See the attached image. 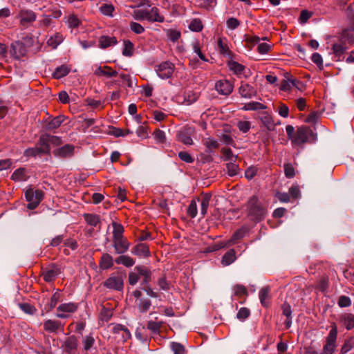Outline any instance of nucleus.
Masks as SVG:
<instances>
[{
	"mask_svg": "<svg viewBox=\"0 0 354 354\" xmlns=\"http://www.w3.org/2000/svg\"><path fill=\"white\" fill-rule=\"evenodd\" d=\"M113 231V239H122L124 238L123 236L124 227L123 226L116 222L112 223Z\"/></svg>",
	"mask_w": 354,
	"mask_h": 354,
	"instance_id": "35",
	"label": "nucleus"
},
{
	"mask_svg": "<svg viewBox=\"0 0 354 354\" xmlns=\"http://www.w3.org/2000/svg\"><path fill=\"white\" fill-rule=\"evenodd\" d=\"M354 347V339H351L346 341L341 348V354H346L351 348Z\"/></svg>",
	"mask_w": 354,
	"mask_h": 354,
	"instance_id": "61",
	"label": "nucleus"
},
{
	"mask_svg": "<svg viewBox=\"0 0 354 354\" xmlns=\"http://www.w3.org/2000/svg\"><path fill=\"white\" fill-rule=\"evenodd\" d=\"M131 252L139 257H147L149 256V248L145 243H139L132 249Z\"/></svg>",
	"mask_w": 354,
	"mask_h": 354,
	"instance_id": "19",
	"label": "nucleus"
},
{
	"mask_svg": "<svg viewBox=\"0 0 354 354\" xmlns=\"http://www.w3.org/2000/svg\"><path fill=\"white\" fill-rule=\"evenodd\" d=\"M95 343V339L91 335L85 336L82 339L84 350L88 351L90 350Z\"/></svg>",
	"mask_w": 354,
	"mask_h": 354,
	"instance_id": "44",
	"label": "nucleus"
},
{
	"mask_svg": "<svg viewBox=\"0 0 354 354\" xmlns=\"http://www.w3.org/2000/svg\"><path fill=\"white\" fill-rule=\"evenodd\" d=\"M167 38L173 41L176 42L180 37V32L176 30L169 29L167 30Z\"/></svg>",
	"mask_w": 354,
	"mask_h": 354,
	"instance_id": "53",
	"label": "nucleus"
},
{
	"mask_svg": "<svg viewBox=\"0 0 354 354\" xmlns=\"http://www.w3.org/2000/svg\"><path fill=\"white\" fill-rule=\"evenodd\" d=\"M189 28L192 31H201L203 29L202 22L198 19H194L191 21Z\"/></svg>",
	"mask_w": 354,
	"mask_h": 354,
	"instance_id": "52",
	"label": "nucleus"
},
{
	"mask_svg": "<svg viewBox=\"0 0 354 354\" xmlns=\"http://www.w3.org/2000/svg\"><path fill=\"white\" fill-rule=\"evenodd\" d=\"M211 194H205L203 195L202 198L200 199L199 198H197V201L201 202V214L203 217L207 212V208L209 205V201L211 199Z\"/></svg>",
	"mask_w": 354,
	"mask_h": 354,
	"instance_id": "21",
	"label": "nucleus"
},
{
	"mask_svg": "<svg viewBox=\"0 0 354 354\" xmlns=\"http://www.w3.org/2000/svg\"><path fill=\"white\" fill-rule=\"evenodd\" d=\"M94 74L97 76L104 75L107 77H116L118 72L113 70L110 66H104L103 67L99 66L96 68Z\"/></svg>",
	"mask_w": 354,
	"mask_h": 354,
	"instance_id": "18",
	"label": "nucleus"
},
{
	"mask_svg": "<svg viewBox=\"0 0 354 354\" xmlns=\"http://www.w3.org/2000/svg\"><path fill=\"white\" fill-rule=\"evenodd\" d=\"M216 90L222 95H228L233 91V86L227 80H219L216 83Z\"/></svg>",
	"mask_w": 354,
	"mask_h": 354,
	"instance_id": "12",
	"label": "nucleus"
},
{
	"mask_svg": "<svg viewBox=\"0 0 354 354\" xmlns=\"http://www.w3.org/2000/svg\"><path fill=\"white\" fill-rule=\"evenodd\" d=\"M62 144V139L58 136L43 134L39 137L38 145L46 147L50 153V145L59 146Z\"/></svg>",
	"mask_w": 354,
	"mask_h": 354,
	"instance_id": "6",
	"label": "nucleus"
},
{
	"mask_svg": "<svg viewBox=\"0 0 354 354\" xmlns=\"http://www.w3.org/2000/svg\"><path fill=\"white\" fill-rule=\"evenodd\" d=\"M236 252L234 249H230L223 257L221 263L223 266H229L236 260Z\"/></svg>",
	"mask_w": 354,
	"mask_h": 354,
	"instance_id": "26",
	"label": "nucleus"
},
{
	"mask_svg": "<svg viewBox=\"0 0 354 354\" xmlns=\"http://www.w3.org/2000/svg\"><path fill=\"white\" fill-rule=\"evenodd\" d=\"M121 331L127 332V336L124 337V341H127V339H131V335L130 331L128 330L127 328L125 326L121 325V324H117L115 325L113 328V332L115 334H119Z\"/></svg>",
	"mask_w": 354,
	"mask_h": 354,
	"instance_id": "43",
	"label": "nucleus"
},
{
	"mask_svg": "<svg viewBox=\"0 0 354 354\" xmlns=\"http://www.w3.org/2000/svg\"><path fill=\"white\" fill-rule=\"evenodd\" d=\"M77 310V306L73 303L62 304L57 308V311L62 313H73Z\"/></svg>",
	"mask_w": 354,
	"mask_h": 354,
	"instance_id": "41",
	"label": "nucleus"
},
{
	"mask_svg": "<svg viewBox=\"0 0 354 354\" xmlns=\"http://www.w3.org/2000/svg\"><path fill=\"white\" fill-rule=\"evenodd\" d=\"M25 198L29 203L27 208L29 209H35L44 198V192L41 190L37 189L34 191L32 188L28 189L25 192Z\"/></svg>",
	"mask_w": 354,
	"mask_h": 354,
	"instance_id": "2",
	"label": "nucleus"
},
{
	"mask_svg": "<svg viewBox=\"0 0 354 354\" xmlns=\"http://www.w3.org/2000/svg\"><path fill=\"white\" fill-rule=\"evenodd\" d=\"M171 348L174 354H184L185 351V347L178 342H172L171 344Z\"/></svg>",
	"mask_w": 354,
	"mask_h": 354,
	"instance_id": "56",
	"label": "nucleus"
},
{
	"mask_svg": "<svg viewBox=\"0 0 354 354\" xmlns=\"http://www.w3.org/2000/svg\"><path fill=\"white\" fill-rule=\"evenodd\" d=\"M341 319L346 329L351 330L354 328V315L351 313L344 314L342 316Z\"/></svg>",
	"mask_w": 354,
	"mask_h": 354,
	"instance_id": "34",
	"label": "nucleus"
},
{
	"mask_svg": "<svg viewBox=\"0 0 354 354\" xmlns=\"http://www.w3.org/2000/svg\"><path fill=\"white\" fill-rule=\"evenodd\" d=\"M63 41V37L62 35L57 33L54 36L50 37L47 41L48 46L53 48H56L57 46L62 43Z\"/></svg>",
	"mask_w": 354,
	"mask_h": 354,
	"instance_id": "39",
	"label": "nucleus"
},
{
	"mask_svg": "<svg viewBox=\"0 0 354 354\" xmlns=\"http://www.w3.org/2000/svg\"><path fill=\"white\" fill-rule=\"evenodd\" d=\"M133 17L136 20L141 21L147 19L148 11L144 10H136L133 13Z\"/></svg>",
	"mask_w": 354,
	"mask_h": 354,
	"instance_id": "50",
	"label": "nucleus"
},
{
	"mask_svg": "<svg viewBox=\"0 0 354 354\" xmlns=\"http://www.w3.org/2000/svg\"><path fill=\"white\" fill-rule=\"evenodd\" d=\"M203 143L206 147V152L209 153H212L214 149H216L219 147L217 140L212 138H207L203 140Z\"/></svg>",
	"mask_w": 354,
	"mask_h": 354,
	"instance_id": "29",
	"label": "nucleus"
},
{
	"mask_svg": "<svg viewBox=\"0 0 354 354\" xmlns=\"http://www.w3.org/2000/svg\"><path fill=\"white\" fill-rule=\"evenodd\" d=\"M286 177L292 178L295 176V168L291 163H286L283 166Z\"/></svg>",
	"mask_w": 354,
	"mask_h": 354,
	"instance_id": "51",
	"label": "nucleus"
},
{
	"mask_svg": "<svg viewBox=\"0 0 354 354\" xmlns=\"http://www.w3.org/2000/svg\"><path fill=\"white\" fill-rule=\"evenodd\" d=\"M162 322H156L153 321H149L147 322V329L151 330L154 334H158L160 333V328L162 327Z\"/></svg>",
	"mask_w": 354,
	"mask_h": 354,
	"instance_id": "42",
	"label": "nucleus"
},
{
	"mask_svg": "<svg viewBox=\"0 0 354 354\" xmlns=\"http://www.w3.org/2000/svg\"><path fill=\"white\" fill-rule=\"evenodd\" d=\"M270 292V288L269 286H266L262 288L259 292V299L261 304L263 306H267L268 304L266 302V299L269 298V293Z\"/></svg>",
	"mask_w": 354,
	"mask_h": 354,
	"instance_id": "38",
	"label": "nucleus"
},
{
	"mask_svg": "<svg viewBox=\"0 0 354 354\" xmlns=\"http://www.w3.org/2000/svg\"><path fill=\"white\" fill-rule=\"evenodd\" d=\"M113 266V257L107 254H104L102 257L100 262V268L103 270H107L110 268H111Z\"/></svg>",
	"mask_w": 354,
	"mask_h": 354,
	"instance_id": "24",
	"label": "nucleus"
},
{
	"mask_svg": "<svg viewBox=\"0 0 354 354\" xmlns=\"http://www.w3.org/2000/svg\"><path fill=\"white\" fill-rule=\"evenodd\" d=\"M59 299H60V293L58 291H57L52 295L50 302L49 304V308L47 310L50 311L52 309H53L55 307V306L57 305Z\"/></svg>",
	"mask_w": 354,
	"mask_h": 354,
	"instance_id": "58",
	"label": "nucleus"
},
{
	"mask_svg": "<svg viewBox=\"0 0 354 354\" xmlns=\"http://www.w3.org/2000/svg\"><path fill=\"white\" fill-rule=\"evenodd\" d=\"M77 347V339L74 336L68 337L64 342L65 351L68 354H74Z\"/></svg>",
	"mask_w": 354,
	"mask_h": 354,
	"instance_id": "17",
	"label": "nucleus"
},
{
	"mask_svg": "<svg viewBox=\"0 0 354 354\" xmlns=\"http://www.w3.org/2000/svg\"><path fill=\"white\" fill-rule=\"evenodd\" d=\"M26 52V48L22 42L17 41L11 44L10 53L15 59H19L25 56Z\"/></svg>",
	"mask_w": 354,
	"mask_h": 354,
	"instance_id": "8",
	"label": "nucleus"
},
{
	"mask_svg": "<svg viewBox=\"0 0 354 354\" xmlns=\"http://www.w3.org/2000/svg\"><path fill=\"white\" fill-rule=\"evenodd\" d=\"M115 252L118 254L125 253L129 248L130 243L126 238L113 239Z\"/></svg>",
	"mask_w": 354,
	"mask_h": 354,
	"instance_id": "11",
	"label": "nucleus"
},
{
	"mask_svg": "<svg viewBox=\"0 0 354 354\" xmlns=\"http://www.w3.org/2000/svg\"><path fill=\"white\" fill-rule=\"evenodd\" d=\"M60 273V269L56 266H52L42 272L44 279L46 282H50L53 281L55 277Z\"/></svg>",
	"mask_w": 354,
	"mask_h": 354,
	"instance_id": "14",
	"label": "nucleus"
},
{
	"mask_svg": "<svg viewBox=\"0 0 354 354\" xmlns=\"http://www.w3.org/2000/svg\"><path fill=\"white\" fill-rule=\"evenodd\" d=\"M69 72L70 68L66 65H62L55 70L53 73V76L55 79H60L68 75Z\"/></svg>",
	"mask_w": 354,
	"mask_h": 354,
	"instance_id": "33",
	"label": "nucleus"
},
{
	"mask_svg": "<svg viewBox=\"0 0 354 354\" xmlns=\"http://www.w3.org/2000/svg\"><path fill=\"white\" fill-rule=\"evenodd\" d=\"M151 306V302L149 299H141L139 301L138 307L140 313H145L149 310Z\"/></svg>",
	"mask_w": 354,
	"mask_h": 354,
	"instance_id": "40",
	"label": "nucleus"
},
{
	"mask_svg": "<svg viewBox=\"0 0 354 354\" xmlns=\"http://www.w3.org/2000/svg\"><path fill=\"white\" fill-rule=\"evenodd\" d=\"M196 199H193L189 205L187 212L191 218H195L197 215V203Z\"/></svg>",
	"mask_w": 354,
	"mask_h": 354,
	"instance_id": "46",
	"label": "nucleus"
},
{
	"mask_svg": "<svg viewBox=\"0 0 354 354\" xmlns=\"http://www.w3.org/2000/svg\"><path fill=\"white\" fill-rule=\"evenodd\" d=\"M19 308L26 313L32 315L35 312V308L28 303L19 304Z\"/></svg>",
	"mask_w": 354,
	"mask_h": 354,
	"instance_id": "60",
	"label": "nucleus"
},
{
	"mask_svg": "<svg viewBox=\"0 0 354 354\" xmlns=\"http://www.w3.org/2000/svg\"><path fill=\"white\" fill-rule=\"evenodd\" d=\"M68 26L71 28H77L80 24V21L75 15H71L67 20Z\"/></svg>",
	"mask_w": 354,
	"mask_h": 354,
	"instance_id": "55",
	"label": "nucleus"
},
{
	"mask_svg": "<svg viewBox=\"0 0 354 354\" xmlns=\"http://www.w3.org/2000/svg\"><path fill=\"white\" fill-rule=\"evenodd\" d=\"M230 246H231V245L230 244H228V241H222V242H219L217 243H214V245L209 246L208 248V251H209V252L217 251L221 248H228Z\"/></svg>",
	"mask_w": 354,
	"mask_h": 354,
	"instance_id": "54",
	"label": "nucleus"
},
{
	"mask_svg": "<svg viewBox=\"0 0 354 354\" xmlns=\"http://www.w3.org/2000/svg\"><path fill=\"white\" fill-rule=\"evenodd\" d=\"M130 28L136 34H141L145 31L144 28L140 24L133 21L130 23Z\"/></svg>",
	"mask_w": 354,
	"mask_h": 354,
	"instance_id": "64",
	"label": "nucleus"
},
{
	"mask_svg": "<svg viewBox=\"0 0 354 354\" xmlns=\"http://www.w3.org/2000/svg\"><path fill=\"white\" fill-rule=\"evenodd\" d=\"M227 66L236 75L241 74L245 68L244 66L233 60L229 61Z\"/></svg>",
	"mask_w": 354,
	"mask_h": 354,
	"instance_id": "37",
	"label": "nucleus"
},
{
	"mask_svg": "<svg viewBox=\"0 0 354 354\" xmlns=\"http://www.w3.org/2000/svg\"><path fill=\"white\" fill-rule=\"evenodd\" d=\"M250 312L247 308H241L237 313L236 317L240 320H244L249 317Z\"/></svg>",
	"mask_w": 354,
	"mask_h": 354,
	"instance_id": "63",
	"label": "nucleus"
},
{
	"mask_svg": "<svg viewBox=\"0 0 354 354\" xmlns=\"http://www.w3.org/2000/svg\"><path fill=\"white\" fill-rule=\"evenodd\" d=\"M117 264H121L126 267H131L135 264V261L129 256L120 255L115 260Z\"/></svg>",
	"mask_w": 354,
	"mask_h": 354,
	"instance_id": "30",
	"label": "nucleus"
},
{
	"mask_svg": "<svg viewBox=\"0 0 354 354\" xmlns=\"http://www.w3.org/2000/svg\"><path fill=\"white\" fill-rule=\"evenodd\" d=\"M263 125L269 131H273L275 128V124L269 114L263 113L260 117Z\"/></svg>",
	"mask_w": 354,
	"mask_h": 354,
	"instance_id": "22",
	"label": "nucleus"
},
{
	"mask_svg": "<svg viewBox=\"0 0 354 354\" xmlns=\"http://www.w3.org/2000/svg\"><path fill=\"white\" fill-rule=\"evenodd\" d=\"M351 304V299L344 295H342L338 299V305L341 308L350 306Z\"/></svg>",
	"mask_w": 354,
	"mask_h": 354,
	"instance_id": "59",
	"label": "nucleus"
},
{
	"mask_svg": "<svg viewBox=\"0 0 354 354\" xmlns=\"http://www.w3.org/2000/svg\"><path fill=\"white\" fill-rule=\"evenodd\" d=\"M117 44L115 37L102 36L99 39V46L101 48H106Z\"/></svg>",
	"mask_w": 354,
	"mask_h": 354,
	"instance_id": "25",
	"label": "nucleus"
},
{
	"mask_svg": "<svg viewBox=\"0 0 354 354\" xmlns=\"http://www.w3.org/2000/svg\"><path fill=\"white\" fill-rule=\"evenodd\" d=\"M21 24L25 25L27 23L32 22L36 19V15L31 10H22L19 13Z\"/></svg>",
	"mask_w": 354,
	"mask_h": 354,
	"instance_id": "20",
	"label": "nucleus"
},
{
	"mask_svg": "<svg viewBox=\"0 0 354 354\" xmlns=\"http://www.w3.org/2000/svg\"><path fill=\"white\" fill-rule=\"evenodd\" d=\"M243 109L245 110H257V109H265L266 106L263 104L257 102H252L245 104Z\"/></svg>",
	"mask_w": 354,
	"mask_h": 354,
	"instance_id": "47",
	"label": "nucleus"
},
{
	"mask_svg": "<svg viewBox=\"0 0 354 354\" xmlns=\"http://www.w3.org/2000/svg\"><path fill=\"white\" fill-rule=\"evenodd\" d=\"M134 270L137 272L140 276L144 277L141 285L144 286H148V283L151 281V271L147 267L143 266H138L135 267Z\"/></svg>",
	"mask_w": 354,
	"mask_h": 354,
	"instance_id": "16",
	"label": "nucleus"
},
{
	"mask_svg": "<svg viewBox=\"0 0 354 354\" xmlns=\"http://www.w3.org/2000/svg\"><path fill=\"white\" fill-rule=\"evenodd\" d=\"M124 275L122 273L113 274L104 282V286L109 289L122 290L124 286Z\"/></svg>",
	"mask_w": 354,
	"mask_h": 354,
	"instance_id": "4",
	"label": "nucleus"
},
{
	"mask_svg": "<svg viewBox=\"0 0 354 354\" xmlns=\"http://www.w3.org/2000/svg\"><path fill=\"white\" fill-rule=\"evenodd\" d=\"M310 138L315 139L312 129L308 127L302 126L297 129L292 142L295 145H300L306 142Z\"/></svg>",
	"mask_w": 354,
	"mask_h": 354,
	"instance_id": "3",
	"label": "nucleus"
},
{
	"mask_svg": "<svg viewBox=\"0 0 354 354\" xmlns=\"http://www.w3.org/2000/svg\"><path fill=\"white\" fill-rule=\"evenodd\" d=\"M239 92L242 97L251 98L257 95V90L253 86L247 83L242 82Z\"/></svg>",
	"mask_w": 354,
	"mask_h": 354,
	"instance_id": "13",
	"label": "nucleus"
},
{
	"mask_svg": "<svg viewBox=\"0 0 354 354\" xmlns=\"http://www.w3.org/2000/svg\"><path fill=\"white\" fill-rule=\"evenodd\" d=\"M12 180L15 181H24L27 179L26 169L19 168L14 171L11 176Z\"/></svg>",
	"mask_w": 354,
	"mask_h": 354,
	"instance_id": "36",
	"label": "nucleus"
},
{
	"mask_svg": "<svg viewBox=\"0 0 354 354\" xmlns=\"http://www.w3.org/2000/svg\"><path fill=\"white\" fill-rule=\"evenodd\" d=\"M103 15L111 16L114 10V7L111 4H104L100 8Z\"/></svg>",
	"mask_w": 354,
	"mask_h": 354,
	"instance_id": "62",
	"label": "nucleus"
},
{
	"mask_svg": "<svg viewBox=\"0 0 354 354\" xmlns=\"http://www.w3.org/2000/svg\"><path fill=\"white\" fill-rule=\"evenodd\" d=\"M61 326L58 321H53L51 319L46 320L44 323V328L45 330L53 333L55 332Z\"/></svg>",
	"mask_w": 354,
	"mask_h": 354,
	"instance_id": "32",
	"label": "nucleus"
},
{
	"mask_svg": "<svg viewBox=\"0 0 354 354\" xmlns=\"http://www.w3.org/2000/svg\"><path fill=\"white\" fill-rule=\"evenodd\" d=\"M112 315V311L110 309L106 308L105 307H102V310L100 312V319L102 321L107 322L111 319Z\"/></svg>",
	"mask_w": 354,
	"mask_h": 354,
	"instance_id": "57",
	"label": "nucleus"
},
{
	"mask_svg": "<svg viewBox=\"0 0 354 354\" xmlns=\"http://www.w3.org/2000/svg\"><path fill=\"white\" fill-rule=\"evenodd\" d=\"M147 20L150 21L162 22L164 17L159 15L158 8L153 7L148 11Z\"/></svg>",
	"mask_w": 354,
	"mask_h": 354,
	"instance_id": "31",
	"label": "nucleus"
},
{
	"mask_svg": "<svg viewBox=\"0 0 354 354\" xmlns=\"http://www.w3.org/2000/svg\"><path fill=\"white\" fill-rule=\"evenodd\" d=\"M64 121V117L63 115H59L53 118L46 124L47 130H53L59 128L62 122Z\"/></svg>",
	"mask_w": 354,
	"mask_h": 354,
	"instance_id": "28",
	"label": "nucleus"
},
{
	"mask_svg": "<svg viewBox=\"0 0 354 354\" xmlns=\"http://www.w3.org/2000/svg\"><path fill=\"white\" fill-rule=\"evenodd\" d=\"M84 218L88 224L95 227L100 223V218L98 216L91 214H85Z\"/></svg>",
	"mask_w": 354,
	"mask_h": 354,
	"instance_id": "45",
	"label": "nucleus"
},
{
	"mask_svg": "<svg viewBox=\"0 0 354 354\" xmlns=\"http://www.w3.org/2000/svg\"><path fill=\"white\" fill-rule=\"evenodd\" d=\"M194 133V129L191 127H184L177 133L178 140L186 145H193V140L191 138Z\"/></svg>",
	"mask_w": 354,
	"mask_h": 354,
	"instance_id": "9",
	"label": "nucleus"
},
{
	"mask_svg": "<svg viewBox=\"0 0 354 354\" xmlns=\"http://www.w3.org/2000/svg\"><path fill=\"white\" fill-rule=\"evenodd\" d=\"M248 217L254 221L263 220L266 214V209L261 205L257 196H252L247 205Z\"/></svg>",
	"mask_w": 354,
	"mask_h": 354,
	"instance_id": "1",
	"label": "nucleus"
},
{
	"mask_svg": "<svg viewBox=\"0 0 354 354\" xmlns=\"http://www.w3.org/2000/svg\"><path fill=\"white\" fill-rule=\"evenodd\" d=\"M226 167H227V174L230 176H236V174H238L239 170V167L238 165H236L234 162H230L226 165Z\"/></svg>",
	"mask_w": 354,
	"mask_h": 354,
	"instance_id": "49",
	"label": "nucleus"
},
{
	"mask_svg": "<svg viewBox=\"0 0 354 354\" xmlns=\"http://www.w3.org/2000/svg\"><path fill=\"white\" fill-rule=\"evenodd\" d=\"M246 233V229L245 227H241L237 230L232 236V237L227 240L228 244L231 246L234 245L238 241L244 237Z\"/></svg>",
	"mask_w": 354,
	"mask_h": 354,
	"instance_id": "27",
	"label": "nucleus"
},
{
	"mask_svg": "<svg viewBox=\"0 0 354 354\" xmlns=\"http://www.w3.org/2000/svg\"><path fill=\"white\" fill-rule=\"evenodd\" d=\"M174 69V64L170 62H164L158 66L156 69L158 76L162 79L171 76Z\"/></svg>",
	"mask_w": 354,
	"mask_h": 354,
	"instance_id": "7",
	"label": "nucleus"
},
{
	"mask_svg": "<svg viewBox=\"0 0 354 354\" xmlns=\"http://www.w3.org/2000/svg\"><path fill=\"white\" fill-rule=\"evenodd\" d=\"M75 147L72 145L66 144L53 151V154L61 158H68L73 156Z\"/></svg>",
	"mask_w": 354,
	"mask_h": 354,
	"instance_id": "10",
	"label": "nucleus"
},
{
	"mask_svg": "<svg viewBox=\"0 0 354 354\" xmlns=\"http://www.w3.org/2000/svg\"><path fill=\"white\" fill-rule=\"evenodd\" d=\"M39 154H48V150L44 145H39L32 148H28L24 151V156L26 157H35Z\"/></svg>",
	"mask_w": 354,
	"mask_h": 354,
	"instance_id": "15",
	"label": "nucleus"
},
{
	"mask_svg": "<svg viewBox=\"0 0 354 354\" xmlns=\"http://www.w3.org/2000/svg\"><path fill=\"white\" fill-rule=\"evenodd\" d=\"M124 47L122 50V55L124 56H131L133 53V44L129 40L124 41Z\"/></svg>",
	"mask_w": 354,
	"mask_h": 354,
	"instance_id": "48",
	"label": "nucleus"
},
{
	"mask_svg": "<svg viewBox=\"0 0 354 354\" xmlns=\"http://www.w3.org/2000/svg\"><path fill=\"white\" fill-rule=\"evenodd\" d=\"M337 335V330L336 326H335L330 330L326 338V344L324 346L323 351L321 354H333L335 348Z\"/></svg>",
	"mask_w": 354,
	"mask_h": 354,
	"instance_id": "5",
	"label": "nucleus"
},
{
	"mask_svg": "<svg viewBox=\"0 0 354 354\" xmlns=\"http://www.w3.org/2000/svg\"><path fill=\"white\" fill-rule=\"evenodd\" d=\"M347 47L345 44H335L333 46L332 50L335 57L337 58V61H339L341 59V57L344 55V53L346 52Z\"/></svg>",
	"mask_w": 354,
	"mask_h": 354,
	"instance_id": "23",
	"label": "nucleus"
}]
</instances>
